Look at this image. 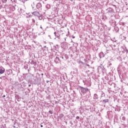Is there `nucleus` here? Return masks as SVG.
<instances>
[{"mask_svg":"<svg viewBox=\"0 0 128 128\" xmlns=\"http://www.w3.org/2000/svg\"><path fill=\"white\" fill-rule=\"evenodd\" d=\"M79 88H80V92L82 94H86L87 92H88L89 91L88 88H84V87H82V86H80Z\"/></svg>","mask_w":128,"mask_h":128,"instance_id":"obj_1","label":"nucleus"},{"mask_svg":"<svg viewBox=\"0 0 128 128\" xmlns=\"http://www.w3.org/2000/svg\"><path fill=\"white\" fill-rule=\"evenodd\" d=\"M83 82L84 84V86H86L88 87H90L91 86V81L90 80H89L88 79L83 80Z\"/></svg>","mask_w":128,"mask_h":128,"instance_id":"obj_2","label":"nucleus"},{"mask_svg":"<svg viewBox=\"0 0 128 128\" xmlns=\"http://www.w3.org/2000/svg\"><path fill=\"white\" fill-rule=\"evenodd\" d=\"M113 50H119L120 44L118 43L116 41L114 42Z\"/></svg>","mask_w":128,"mask_h":128,"instance_id":"obj_3","label":"nucleus"},{"mask_svg":"<svg viewBox=\"0 0 128 128\" xmlns=\"http://www.w3.org/2000/svg\"><path fill=\"white\" fill-rule=\"evenodd\" d=\"M54 62L56 64H60V62H62V60L60 59V56H56L54 60Z\"/></svg>","mask_w":128,"mask_h":128,"instance_id":"obj_4","label":"nucleus"},{"mask_svg":"<svg viewBox=\"0 0 128 128\" xmlns=\"http://www.w3.org/2000/svg\"><path fill=\"white\" fill-rule=\"evenodd\" d=\"M42 4L40 2L38 3L36 6V8L39 10H42Z\"/></svg>","mask_w":128,"mask_h":128,"instance_id":"obj_5","label":"nucleus"},{"mask_svg":"<svg viewBox=\"0 0 128 128\" xmlns=\"http://www.w3.org/2000/svg\"><path fill=\"white\" fill-rule=\"evenodd\" d=\"M32 15H34V16H40V14L38 12H34L32 13Z\"/></svg>","mask_w":128,"mask_h":128,"instance_id":"obj_6","label":"nucleus"},{"mask_svg":"<svg viewBox=\"0 0 128 128\" xmlns=\"http://www.w3.org/2000/svg\"><path fill=\"white\" fill-rule=\"evenodd\" d=\"M102 104H109V99H104L102 100Z\"/></svg>","mask_w":128,"mask_h":128,"instance_id":"obj_7","label":"nucleus"},{"mask_svg":"<svg viewBox=\"0 0 128 128\" xmlns=\"http://www.w3.org/2000/svg\"><path fill=\"white\" fill-rule=\"evenodd\" d=\"M98 56H100V58H104L105 56V54H104L102 52H100L98 54Z\"/></svg>","mask_w":128,"mask_h":128,"instance_id":"obj_8","label":"nucleus"},{"mask_svg":"<svg viewBox=\"0 0 128 128\" xmlns=\"http://www.w3.org/2000/svg\"><path fill=\"white\" fill-rule=\"evenodd\" d=\"M5 70H5L4 68L2 67H0V74H4Z\"/></svg>","mask_w":128,"mask_h":128,"instance_id":"obj_9","label":"nucleus"},{"mask_svg":"<svg viewBox=\"0 0 128 128\" xmlns=\"http://www.w3.org/2000/svg\"><path fill=\"white\" fill-rule=\"evenodd\" d=\"M54 36H56V38H58V39H60V35L58 32H54Z\"/></svg>","mask_w":128,"mask_h":128,"instance_id":"obj_10","label":"nucleus"},{"mask_svg":"<svg viewBox=\"0 0 128 128\" xmlns=\"http://www.w3.org/2000/svg\"><path fill=\"white\" fill-rule=\"evenodd\" d=\"M94 100H98V96L97 94H94V98H93Z\"/></svg>","mask_w":128,"mask_h":128,"instance_id":"obj_11","label":"nucleus"},{"mask_svg":"<svg viewBox=\"0 0 128 128\" xmlns=\"http://www.w3.org/2000/svg\"><path fill=\"white\" fill-rule=\"evenodd\" d=\"M100 98H104L106 96V94L105 92H104L103 91H100Z\"/></svg>","mask_w":128,"mask_h":128,"instance_id":"obj_12","label":"nucleus"},{"mask_svg":"<svg viewBox=\"0 0 128 128\" xmlns=\"http://www.w3.org/2000/svg\"><path fill=\"white\" fill-rule=\"evenodd\" d=\"M115 111L120 112V108L118 106V105L116 106V107L115 108Z\"/></svg>","mask_w":128,"mask_h":128,"instance_id":"obj_13","label":"nucleus"},{"mask_svg":"<svg viewBox=\"0 0 128 128\" xmlns=\"http://www.w3.org/2000/svg\"><path fill=\"white\" fill-rule=\"evenodd\" d=\"M108 67L110 68H112V64L111 62H108Z\"/></svg>","mask_w":128,"mask_h":128,"instance_id":"obj_14","label":"nucleus"},{"mask_svg":"<svg viewBox=\"0 0 128 128\" xmlns=\"http://www.w3.org/2000/svg\"><path fill=\"white\" fill-rule=\"evenodd\" d=\"M114 31L116 32H118L120 30L119 28L117 26H115L114 27Z\"/></svg>","mask_w":128,"mask_h":128,"instance_id":"obj_15","label":"nucleus"},{"mask_svg":"<svg viewBox=\"0 0 128 128\" xmlns=\"http://www.w3.org/2000/svg\"><path fill=\"white\" fill-rule=\"evenodd\" d=\"M108 10V13H112L113 12V10L111 8H108L107 10Z\"/></svg>","mask_w":128,"mask_h":128,"instance_id":"obj_16","label":"nucleus"},{"mask_svg":"<svg viewBox=\"0 0 128 128\" xmlns=\"http://www.w3.org/2000/svg\"><path fill=\"white\" fill-rule=\"evenodd\" d=\"M58 45H56L55 46H54V47H53V50H58Z\"/></svg>","mask_w":128,"mask_h":128,"instance_id":"obj_17","label":"nucleus"},{"mask_svg":"<svg viewBox=\"0 0 128 128\" xmlns=\"http://www.w3.org/2000/svg\"><path fill=\"white\" fill-rule=\"evenodd\" d=\"M110 46V50H114V45L112 44H109Z\"/></svg>","mask_w":128,"mask_h":128,"instance_id":"obj_18","label":"nucleus"},{"mask_svg":"<svg viewBox=\"0 0 128 128\" xmlns=\"http://www.w3.org/2000/svg\"><path fill=\"white\" fill-rule=\"evenodd\" d=\"M37 62L34 60H32L31 64H33L34 66H36Z\"/></svg>","mask_w":128,"mask_h":128,"instance_id":"obj_19","label":"nucleus"},{"mask_svg":"<svg viewBox=\"0 0 128 128\" xmlns=\"http://www.w3.org/2000/svg\"><path fill=\"white\" fill-rule=\"evenodd\" d=\"M2 4H6L8 0H1Z\"/></svg>","mask_w":128,"mask_h":128,"instance_id":"obj_20","label":"nucleus"},{"mask_svg":"<svg viewBox=\"0 0 128 128\" xmlns=\"http://www.w3.org/2000/svg\"><path fill=\"white\" fill-rule=\"evenodd\" d=\"M46 8H48V9L50 8V4H47L46 6Z\"/></svg>","mask_w":128,"mask_h":128,"instance_id":"obj_21","label":"nucleus"},{"mask_svg":"<svg viewBox=\"0 0 128 128\" xmlns=\"http://www.w3.org/2000/svg\"><path fill=\"white\" fill-rule=\"evenodd\" d=\"M38 20H42V17L40 16V15L38 16Z\"/></svg>","mask_w":128,"mask_h":128,"instance_id":"obj_22","label":"nucleus"},{"mask_svg":"<svg viewBox=\"0 0 128 128\" xmlns=\"http://www.w3.org/2000/svg\"><path fill=\"white\" fill-rule=\"evenodd\" d=\"M124 52H126V54H128V49H126V48H125V49L124 50Z\"/></svg>","mask_w":128,"mask_h":128,"instance_id":"obj_23","label":"nucleus"},{"mask_svg":"<svg viewBox=\"0 0 128 128\" xmlns=\"http://www.w3.org/2000/svg\"><path fill=\"white\" fill-rule=\"evenodd\" d=\"M48 113L50 114H53V112L52 110H49L48 111Z\"/></svg>","mask_w":128,"mask_h":128,"instance_id":"obj_24","label":"nucleus"},{"mask_svg":"<svg viewBox=\"0 0 128 128\" xmlns=\"http://www.w3.org/2000/svg\"><path fill=\"white\" fill-rule=\"evenodd\" d=\"M32 22L34 24H35L36 23V20H34V19H32Z\"/></svg>","mask_w":128,"mask_h":128,"instance_id":"obj_25","label":"nucleus"},{"mask_svg":"<svg viewBox=\"0 0 128 128\" xmlns=\"http://www.w3.org/2000/svg\"><path fill=\"white\" fill-rule=\"evenodd\" d=\"M64 114H60V117L61 118H63L64 117Z\"/></svg>","mask_w":128,"mask_h":128,"instance_id":"obj_26","label":"nucleus"},{"mask_svg":"<svg viewBox=\"0 0 128 128\" xmlns=\"http://www.w3.org/2000/svg\"><path fill=\"white\" fill-rule=\"evenodd\" d=\"M78 62L79 64H84V62H82V61L81 60H79Z\"/></svg>","mask_w":128,"mask_h":128,"instance_id":"obj_27","label":"nucleus"},{"mask_svg":"<svg viewBox=\"0 0 128 128\" xmlns=\"http://www.w3.org/2000/svg\"><path fill=\"white\" fill-rule=\"evenodd\" d=\"M80 118V117L79 116H77L76 117V120H79Z\"/></svg>","mask_w":128,"mask_h":128,"instance_id":"obj_28","label":"nucleus"},{"mask_svg":"<svg viewBox=\"0 0 128 128\" xmlns=\"http://www.w3.org/2000/svg\"><path fill=\"white\" fill-rule=\"evenodd\" d=\"M16 10L15 7L13 6V7H12V10Z\"/></svg>","mask_w":128,"mask_h":128,"instance_id":"obj_29","label":"nucleus"},{"mask_svg":"<svg viewBox=\"0 0 128 128\" xmlns=\"http://www.w3.org/2000/svg\"><path fill=\"white\" fill-rule=\"evenodd\" d=\"M2 7V4L0 2V10L1 9Z\"/></svg>","mask_w":128,"mask_h":128,"instance_id":"obj_30","label":"nucleus"},{"mask_svg":"<svg viewBox=\"0 0 128 128\" xmlns=\"http://www.w3.org/2000/svg\"><path fill=\"white\" fill-rule=\"evenodd\" d=\"M10 2H15V0H10Z\"/></svg>","mask_w":128,"mask_h":128,"instance_id":"obj_31","label":"nucleus"},{"mask_svg":"<svg viewBox=\"0 0 128 128\" xmlns=\"http://www.w3.org/2000/svg\"><path fill=\"white\" fill-rule=\"evenodd\" d=\"M60 58H62V60H64V58L63 56H60Z\"/></svg>","mask_w":128,"mask_h":128,"instance_id":"obj_32","label":"nucleus"},{"mask_svg":"<svg viewBox=\"0 0 128 128\" xmlns=\"http://www.w3.org/2000/svg\"><path fill=\"white\" fill-rule=\"evenodd\" d=\"M76 38L75 36H72V38Z\"/></svg>","mask_w":128,"mask_h":128,"instance_id":"obj_33","label":"nucleus"},{"mask_svg":"<svg viewBox=\"0 0 128 128\" xmlns=\"http://www.w3.org/2000/svg\"><path fill=\"white\" fill-rule=\"evenodd\" d=\"M28 87H30V86H31V84H29L28 85Z\"/></svg>","mask_w":128,"mask_h":128,"instance_id":"obj_34","label":"nucleus"},{"mask_svg":"<svg viewBox=\"0 0 128 128\" xmlns=\"http://www.w3.org/2000/svg\"><path fill=\"white\" fill-rule=\"evenodd\" d=\"M12 4H13V6H16V4H15V3Z\"/></svg>","mask_w":128,"mask_h":128,"instance_id":"obj_35","label":"nucleus"},{"mask_svg":"<svg viewBox=\"0 0 128 128\" xmlns=\"http://www.w3.org/2000/svg\"><path fill=\"white\" fill-rule=\"evenodd\" d=\"M40 128H43V125L40 124Z\"/></svg>","mask_w":128,"mask_h":128,"instance_id":"obj_36","label":"nucleus"},{"mask_svg":"<svg viewBox=\"0 0 128 128\" xmlns=\"http://www.w3.org/2000/svg\"><path fill=\"white\" fill-rule=\"evenodd\" d=\"M28 16H29V17H32V15H31V14L28 15Z\"/></svg>","mask_w":128,"mask_h":128,"instance_id":"obj_37","label":"nucleus"},{"mask_svg":"<svg viewBox=\"0 0 128 128\" xmlns=\"http://www.w3.org/2000/svg\"><path fill=\"white\" fill-rule=\"evenodd\" d=\"M40 28H42V26H40Z\"/></svg>","mask_w":128,"mask_h":128,"instance_id":"obj_38","label":"nucleus"},{"mask_svg":"<svg viewBox=\"0 0 128 128\" xmlns=\"http://www.w3.org/2000/svg\"><path fill=\"white\" fill-rule=\"evenodd\" d=\"M3 98H6V96H5V95H4V96H3Z\"/></svg>","mask_w":128,"mask_h":128,"instance_id":"obj_39","label":"nucleus"},{"mask_svg":"<svg viewBox=\"0 0 128 128\" xmlns=\"http://www.w3.org/2000/svg\"><path fill=\"white\" fill-rule=\"evenodd\" d=\"M32 8H34V6H33V5H32Z\"/></svg>","mask_w":128,"mask_h":128,"instance_id":"obj_40","label":"nucleus"},{"mask_svg":"<svg viewBox=\"0 0 128 128\" xmlns=\"http://www.w3.org/2000/svg\"><path fill=\"white\" fill-rule=\"evenodd\" d=\"M16 122H14V124L16 125Z\"/></svg>","mask_w":128,"mask_h":128,"instance_id":"obj_41","label":"nucleus"},{"mask_svg":"<svg viewBox=\"0 0 128 128\" xmlns=\"http://www.w3.org/2000/svg\"><path fill=\"white\" fill-rule=\"evenodd\" d=\"M122 25H124V22L122 23Z\"/></svg>","mask_w":128,"mask_h":128,"instance_id":"obj_42","label":"nucleus"},{"mask_svg":"<svg viewBox=\"0 0 128 128\" xmlns=\"http://www.w3.org/2000/svg\"><path fill=\"white\" fill-rule=\"evenodd\" d=\"M101 68V67L100 66H99L98 68Z\"/></svg>","mask_w":128,"mask_h":128,"instance_id":"obj_43","label":"nucleus"},{"mask_svg":"<svg viewBox=\"0 0 128 128\" xmlns=\"http://www.w3.org/2000/svg\"><path fill=\"white\" fill-rule=\"evenodd\" d=\"M14 128H16V126H13Z\"/></svg>","mask_w":128,"mask_h":128,"instance_id":"obj_44","label":"nucleus"},{"mask_svg":"<svg viewBox=\"0 0 128 128\" xmlns=\"http://www.w3.org/2000/svg\"><path fill=\"white\" fill-rule=\"evenodd\" d=\"M44 48H46V46H44Z\"/></svg>","mask_w":128,"mask_h":128,"instance_id":"obj_45","label":"nucleus"},{"mask_svg":"<svg viewBox=\"0 0 128 128\" xmlns=\"http://www.w3.org/2000/svg\"><path fill=\"white\" fill-rule=\"evenodd\" d=\"M33 4H34V2H33Z\"/></svg>","mask_w":128,"mask_h":128,"instance_id":"obj_46","label":"nucleus"},{"mask_svg":"<svg viewBox=\"0 0 128 128\" xmlns=\"http://www.w3.org/2000/svg\"><path fill=\"white\" fill-rule=\"evenodd\" d=\"M49 38H50V36H48Z\"/></svg>","mask_w":128,"mask_h":128,"instance_id":"obj_47","label":"nucleus"},{"mask_svg":"<svg viewBox=\"0 0 128 128\" xmlns=\"http://www.w3.org/2000/svg\"><path fill=\"white\" fill-rule=\"evenodd\" d=\"M126 64V62H125Z\"/></svg>","mask_w":128,"mask_h":128,"instance_id":"obj_48","label":"nucleus"},{"mask_svg":"<svg viewBox=\"0 0 128 128\" xmlns=\"http://www.w3.org/2000/svg\"><path fill=\"white\" fill-rule=\"evenodd\" d=\"M42 76H43V74H42Z\"/></svg>","mask_w":128,"mask_h":128,"instance_id":"obj_49","label":"nucleus"},{"mask_svg":"<svg viewBox=\"0 0 128 128\" xmlns=\"http://www.w3.org/2000/svg\"><path fill=\"white\" fill-rule=\"evenodd\" d=\"M114 108H116L113 107Z\"/></svg>","mask_w":128,"mask_h":128,"instance_id":"obj_50","label":"nucleus"},{"mask_svg":"<svg viewBox=\"0 0 128 128\" xmlns=\"http://www.w3.org/2000/svg\"><path fill=\"white\" fill-rule=\"evenodd\" d=\"M64 40H66V39H64Z\"/></svg>","mask_w":128,"mask_h":128,"instance_id":"obj_51","label":"nucleus"}]
</instances>
